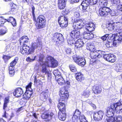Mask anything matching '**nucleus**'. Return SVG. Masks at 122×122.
<instances>
[{"instance_id": "nucleus-40", "label": "nucleus", "mask_w": 122, "mask_h": 122, "mask_svg": "<svg viewBox=\"0 0 122 122\" xmlns=\"http://www.w3.org/2000/svg\"><path fill=\"white\" fill-rule=\"evenodd\" d=\"M64 80L62 77L58 78L57 80V81L59 85H63L64 83Z\"/></svg>"}, {"instance_id": "nucleus-27", "label": "nucleus", "mask_w": 122, "mask_h": 122, "mask_svg": "<svg viewBox=\"0 0 122 122\" xmlns=\"http://www.w3.org/2000/svg\"><path fill=\"white\" fill-rule=\"evenodd\" d=\"M75 76L76 78L78 81L81 82L84 79L83 74L81 72H77Z\"/></svg>"}, {"instance_id": "nucleus-50", "label": "nucleus", "mask_w": 122, "mask_h": 122, "mask_svg": "<svg viewBox=\"0 0 122 122\" xmlns=\"http://www.w3.org/2000/svg\"><path fill=\"white\" fill-rule=\"evenodd\" d=\"M17 62L15 59L13 61H12L10 63V65L9 67L14 68V66L16 65Z\"/></svg>"}, {"instance_id": "nucleus-41", "label": "nucleus", "mask_w": 122, "mask_h": 122, "mask_svg": "<svg viewBox=\"0 0 122 122\" xmlns=\"http://www.w3.org/2000/svg\"><path fill=\"white\" fill-rule=\"evenodd\" d=\"M43 63L42 64V69L41 70V72L42 73H45V74L46 73H49V72L47 71V69L46 67L47 66H46L45 65H43Z\"/></svg>"}, {"instance_id": "nucleus-38", "label": "nucleus", "mask_w": 122, "mask_h": 122, "mask_svg": "<svg viewBox=\"0 0 122 122\" xmlns=\"http://www.w3.org/2000/svg\"><path fill=\"white\" fill-rule=\"evenodd\" d=\"M113 118L116 122H120L122 121V117L121 115L115 116Z\"/></svg>"}, {"instance_id": "nucleus-8", "label": "nucleus", "mask_w": 122, "mask_h": 122, "mask_svg": "<svg viewBox=\"0 0 122 122\" xmlns=\"http://www.w3.org/2000/svg\"><path fill=\"white\" fill-rule=\"evenodd\" d=\"M111 10L109 8L107 7H102L99 10V14L100 16L106 17L110 14Z\"/></svg>"}, {"instance_id": "nucleus-55", "label": "nucleus", "mask_w": 122, "mask_h": 122, "mask_svg": "<svg viewBox=\"0 0 122 122\" xmlns=\"http://www.w3.org/2000/svg\"><path fill=\"white\" fill-rule=\"evenodd\" d=\"M43 59L44 57L43 55H42V54H41L39 55V56L38 61L40 62H42L43 61Z\"/></svg>"}, {"instance_id": "nucleus-19", "label": "nucleus", "mask_w": 122, "mask_h": 122, "mask_svg": "<svg viewBox=\"0 0 122 122\" xmlns=\"http://www.w3.org/2000/svg\"><path fill=\"white\" fill-rule=\"evenodd\" d=\"M10 6L11 7V9L7 13L8 15H13L17 12L16 5L13 3L10 2L9 4Z\"/></svg>"}, {"instance_id": "nucleus-52", "label": "nucleus", "mask_w": 122, "mask_h": 122, "mask_svg": "<svg viewBox=\"0 0 122 122\" xmlns=\"http://www.w3.org/2000/svg\"><path fill=\"white\" fill-rule=\"evenodd\" d=\"M74 39L68 40L67 41L68 43L70 45H72L74 44H75L76 41Z\"/></svg>"}, {"instance_id": "nucleus-48", "label": "nucleus", "mask_w": 122, "mask_h": 122, "mask_svg": "<svg viewBox=\"0 0 122 122\" xmlns=\"http://www.w3.org/2000/svg\"><path fill=\"white\" fill-rule=\"evenodd\" d=\"M81 5L82 6V11L83 13H86V12H88V7L83 5Z\"/></svg>"}, {"instance_id": "nucleus-56", "label": "nucleus", "mask_w": 122, "mask_h": 122, "mask_svg": "<svg viewBox=\"0 0 122 122\" xmlns=\"http://www.w3.org/2000/svg\"><path fill=\"white\" fill-rule=\"evenodd\" d=\"M86 119V117L83 115H81V114L80 115L79 117V118H78V120L79 119L80 120V122L83 120H85Z\"/></svg>"}, {"instance_id": "nucleus-42", "label": "nucleus", "mask_w": 122, "mask_h": 122, "mask_svg": "<svg viewBox=\"0 0 122 122\" xmlns=\"http://www.w3.org/2000/svg\"><path fill=\"white\" fill-rule=\"evenodd\" d=\"M90 4V3L88 0H84L81 4V5H83L87 7H88Z\"/></svg>"}, {"instance_id": "nucleus-10", "label": "nucleus", "mask_w": 122, "mask_h": 122, "mask_svg": "<svg viewBox=\"0 0 122 122\" xmlns=\"http://www.w3.org/2000/svg\"><path fill=\"white\" fill-rule=\"evenodd\" d=\"M73 58L74 61L81 66H83L86 64V62L85 59L82 57H76Z\"/></svg>"}, {"instance_id": "nucleus-21", "label": "nucleus", "mask_w": 122, "mask_h": 122, "mask_svg": "<svg viewBox=\"0 0 122 122\" xmlns=\"http://www.w3.org/2000/svg\"><path fill=\"white\" fill-rule=\"evenodd\" d=\"M66 1L67 0H59L58 6L60 10H63L65 8Z\"/></svg>"}, {"instance_id": "nucleus-49", "label": "nucleus", "mask_w": 122, "mask_h": 122, "mask_svg": "<svg viewBox=\"0 0 122 122\" xmlns=\"http://www.w3.org/2000/svg\"><path fill=\"white\" fill-rule=\"evenodd\" d=\"M100 2L103 6V7H106L108 3L107 0H100Z\"/></svg>"}, {"instance_id": "nucleus-35", "label": "nucleus", "mask_w": 122, "mask_h": 122, "mask_svg": "<svg viewBox=\"0 0 122 122\" xmlns=\"http://www.w3.org/2000/svg\"><path fill=\"white\" fill-rule=\"evenodd\" d=\"M7 32V29L6 27L4 26L0 29V36L4 35Z\"/></svg>"}, {"instance_id": "nucleus-24", "label": "nucleus", "mask_w": 122, "mask_h": 122, "mask_svg": "<svg viewBox=\"0 0 122 122\" xmlns=\"http://www.w3.org/2000/svg\"><path fill=\"white\" fill-rule=\"evenodd\" d=\"M49 91L48 89L42 91L40 94L41 98L43 99L46 100L48 98Z\"/></svg>"}, {"instance_id": "nucleus-44", "label": "nucleus", "mask_w": 122, "mask_h": 122, "mask_svg": "<svg viewBox=\"0 0 122 122\" xmlns=\"http://www.w3.org/2000/svg\"><path fill=\"white\" fill-rule=\"evenodd\" d=\"M90 91L89 90H86L83 92L82 95L86 97H88L90 93Z\"/></svg>"}, {"instance_id": "nucleus-45", "label": "nucleus", "mask_w": 122, "mask_h": 122, "mask_svg": "<svg viewBox=\"0 0 122 122\" xmlns=\"http://www.w3.org/2000/svg\"><path fill=\"white\" fill-rule=\"evenodd\" d=\"M11 57L12 56H10L3 55L2 57V58L4 60L5 62L10 59Z\"/></svg>"}, {"instance_id": "nucleus-46", "label": "nucleus", "mask_w": 122, "mask_h": 122, "mask_svg": "<svg viewBox=\"0 0 122 122\" xmlns=\"http://www.w3.org/2000/svg\"><path fill=\"white\" fill-rule=\"evenodd\" d=\"M105 122H115L113 117H108L106 119Z\"/></svg>"}, {"instance_id": "nucleus-12", "label": "nucleus", "mask_w": 122, "mask_h": 122, "mask_svg": "<svg viewBox=\"0 0 122 122\" xmlns=\"http://www.w3.org/2000/svg\"><path fill=\"white\" fill-rule=\"evenodd\" d=\"M103 115V112L101 111H99L95 112H94L93 113V119L96 121L101 120L102 118Z\"/></svg>"}, {"instance_id": "nucleus-43", "label": "nucleus", "mask_w": 122, "mask_h": 122, "mask_svg": "<svg viewBox=\"0 0 122 122\" xmlns=\"http://www.w3.org/2000/svg\"><path fill=\"white\" fill-rule=\"evenodd\" d=\"M14 68L9 67V72L10 75L11 76H13L15 74V71Z\"/></svg>"}, {"instance_id": "nucleus-7", "label": "nucleus", "mask_w": 122, "mask_h": 122, "mask_svg": "<svg viewBox=\"0 0 122 122\" xmlns=\"http://www.w3.org/2000/svg\"><path fill=\"white\" fill-rule=\"evenodd\" d=\"M69 92L68 91L65 89H61L60 91V98L59 101L63 102L67 101L69 96Z\"/></svg>"}, {"instance_id": "nucleus-31", "label": "nucleus", "mask_w": 122, "mask_h": 122, "mask_svg": "<svg viewBox=\"0 0 122 122\" xmlns=\"http://www.w3.org/2000/svg\"><path fill=\"white\" fill-rule=\"evenodd\" d=\"M115 30H122V22H118L115 24Z\"/></svg>"}, {"instance_id": "nucleus-32", "label": "nucleus", "mask_w": 122, "mask_h": 122, "mask_svg": "<svg viewBox=\"0 0 122 122\" xmlns=\"http://www.w3.org/2000/svg\"><path fill=\"white\" fill-rule=\"evenodd\" d=\"M112 39L114 41H121L122 40V37L119 36L117 35H113Z\"/></svg>"}, {"instance_id": "nucleus-5", "label": "nucleus", "mask_w": 122, "mask_h": 122, "mask_svg": "<svg viewBox=\"0 0 122 122\" xmlns=\"http://www.w3.org/2000/svg\"><path fill=\"white\" fill-rule=\"evenodd\" d=\"M43 65L48 67L51 66L52 67L55 68L58 66V63L57 61L53 57L49 56L46 57V60Z\"/></svg>"}, {"instance_id": "nucleus-62", "label": "nucleus", "mask_w": 122, "mask_h": 122, "mask_svg": "<svg viewBox=\"0 0 122 122\" xmlns=\"http://www.w3.org/2000/svg\"><path fill=\"white\" fill-rule=\"evenodd\" d=\"M62 12L63 14H64V15H67L68 13V11L65 9L63 10Z\"/></svg>"}, {"instance_id": "nucleus-15", "label": "nucleus", "mask_w": 122, "mask_h": 122, "mask_svg": "<svg viewBox=\"0 0 122 122\" xmlns=\"http://www.w3.org/2000/svg\"><path fill=\"white\" fill-rule=\"evenodd\" d=\"M80 38H72V39L77 40L76 41L75 44V48L76 49H78L81 47H82L83 46L84 43L82 40L81 39V35H80Z\"/></svg>"}, {"instance_id": "nucleus-59", "label": "nucleus", "mask_w": 122, "mask_h": 122, "mask_svg": "<svg viewBox=\"0 0 122 122\" xmlns=\"http://www.w3.org/2000/svg\"><path fill=\"white\" fill-rule=\"evenodd\" d=\"M32 85V83L30 82L26 86V90H29V88H31Z\"/></svg>"}, {"instance_id": "nucleus-37", "label": "nucleus", "mask_w": 122, "mask_h": 122, "mask_svg": "<svg viewBox=\"0 0 122 122\" xmlns=\"http://www.w3.org/2000/svg\"><path fill=\"white\" fill-rule=\"evenodd\" d=\"M69 68L71 71L73 72H76L77 71L75 66L73 64H70L69 66Z\"/></svg>"}, {"instance_id": "nucleus-20", "label": "nucleus", "mask_w": 122, "mask_h": 122, "mask_svg": "<svg viewBox=\"0 0 122 122\" xmlns=\"http://www.w3.org/2000/svg\"><path fill=\"white\" fill-rule=\"evenodd\" d=\"M19 40L21 45L27 46L26 44L28 42L29 39L27 36H23Z\"/></svg>"}, {"instance_id": "nucleus-17", "label": "nucleus", "mask_w": 122, "mask_h": 122, "mask_svg": "<svg viewBox=\"0 0 122 122\" xmlns=\"http://www.w3.org/2000/svg\"><path fill=\"white\" fill-rule=\"evenodd\" d=\"M103 57L105 60L109 62H114L116 61L115 56L112 54H105L104 56Z\"/></svg>"}, {"instance_id": "nucleus-11", "label": "nucleus", "mask_w": 122, "mask_h": 122, "mask_svg": "<svg viewBox=\"0 0 122 122\" xmlns=\"http://www.w3.org/2000/svg\"><path fill=\"white\" fill-rule=\"evenodd\" d=\"M102 55V52L100 51H97L95 50L94 51L91 52L90 54V56L92 59L96 60L100 58Z\"/></svg>"}, {"instance_id": "nucleus-22", "label": "nucleus", "mask_w": 122, "mask_h": 122, "mask_svg": "<svg viewBox=\"0 0 122 122\" xmlns=\"http://www.w3.org/2000/svg\"><path fill=\"white\" fill-rule=\"evenodd\" d=\"M83 38L87 40L91 39L94 37V35L92 33H87L86 31H84L82 34Z\"/></svg>"}, {"instance_id": "nucleus-3", "label": "nucleus", "mask_w": 122, "mask_h": 122, "mask_svg": "<svg viewBox=\"0 0 122 122\" xmlns=\"http://www.w3.org/2000/svg\"><path fill=\"white\" fill-rule=\"evenodd\" d=\"M115 111L117 114L122 113V104L120 102L111 103L110 106L107 108L106 112V116L107 117H113Z\"/></svg>"}, {"instance_id": "nucleus-6", "label": "nucleus", "mask_w": 122, "mask_h": 122, "mask_svg": "<svg viewBox=\"0 0 122 122\" xmlns=\"http://www.w3.org/2000/svg\"><path fill=\"white\" fill-rule=\"evenodd\" d=\"M64 39L63 35L59 33H56L53 35L52 38V41L56 43L57 45L62 44L64 41Z\"/></svg>"}, {"instance_id": "nucleus-4", "label": "nucleus", "mask_w": 122, "mask_h": 122, "mask_svg": "<svg viewBox=\"0 0 122 122\" xmlns=\"http://www.w3.org/2000/svg\"><path fill=\"white\" fill-rule=\"evenodd\" d=\"M31 7L32 13L33 20L35 22V25L37 29H39L44 28L46 26V20L44 16L39 15L36 19L35 14V8L33 5Z\"/></svg>"}, {"instance_id": "nucleus-29", "label": "nucleus", "mask_w": 122, "mask_h": 122, "mask_svg": "<svg viewBox=\"0 0 122 122\" xmlns=\"http://www.w3.org/2000/svg\"><path fill=\"white\" fill-rule=\"evenodd\" d=\"M33 93L32 90H26L24 95V98L26 99L29 100Z\"/></svg>"}, {"instance_id": "nucleus-54", "label": "nucleus", "mask_w": 122, "mask_h": 122, "mask_svg": "<svg viewBox=\"0 0 122 122\" xmlns=\"http://www.w3.org/2000/svg\"><path fill=\"white\" fill-rule=\"evenodd\" d=\"M112 4H117L120 2V0H110Z\"/></svg>"}, {"instance_id": "nucleus-2", "label": "nucleus", "mask_w": 122, "mask_h": 122, "mask_svg": "<svg viewBox=\"0 0 122 122\" xmlns=\"http://www.w3.org/2000/svg\"><path fill=\"white\" fill-rule=\"evenodd\" d=\"M42 45L41 40L38 38L36 43H32L30 47L27 46L22 45L21 47L20 52L23 55H29L34 53L35 50L38 47H41Z\"/></svg>"}, {"instance_id": "nucleus-18", "label": "nucleus", "mask_w": 122, "mask_h": 122, "mask_svg": "<svg viewBox=\"0 0 122 122\" xmlns=\"http://www.w3.org/2000/svg\"><path fill=\"white\" fill-rule=\"evenodd\" d=\"M23 89L20 87L16 88L13 92V94L14 96L16 97H21L23 94Z\"/></svg>"}, {"instance_id": "nucleus-1", "label": "nucleus", "mask_w": 122, "mask_h": 122, "mask_svg": "<svg viewBox=\"0 0 122 122\" xmlns=\"http://www.w3.org/2000/svg\"><path fill=\"white\" fill-rule=\"evenodd\" d=\"M84 21V19H74L72 25L74 30L71 31L70 34L71 38H80V35L81 34L78 30L84 27L85 25Z\"/></svg>"}, {"instance_id": "nucleus-47", "label": "nucleus", "mask_w": 122, "mask_h": 122, "mask_svg": "<svg viewBox=\"0 0 122 122\" xmlns=\"http://www.w3.org/2000/svg\"><path fill=\"white\" fill-rule=\"evenodd\" d=\"M36 57V56H35L33 58L31 59L30 57L28 56L27 57L26 59V61L28 62H31L34 61Z\"/></svg>"}, {"instance_id": "nucleus-36", "label": "nucleus", "mask_w": 122, "mask_h": 122, "mask_svg": "<svg viewBox=\"0 0 122 122\" xmlns=\"http://www.w3.org/2000/svg\"><path fill=\"white\" fill-rule=\"evenodd\" d=\"M6 22V19L3 16L0 17V27H3L4 24Z\"/></svg>"}, {"instance_id": "nucleus-13", "label": "nucleus", "mask_w": 122, "mask_h": 122, "mask_svg": "<svg viewBox=\"0 0 122 122\" xmlns=\"http://www.w3.org/2000/svg\"><path fill=\"white\" fill-rule=\"evenodd\" d=\"M81 112L78 109H76L73 112L72 120L73 122H77L79 117L81 114Z\"/></svg>"}, {"instance_id": "nucleus-23", "label": "nucleus", "mask_w": 122, "mask_h": 122, "mask_svg": "<svg viewBox=\"0 0 122 122\" xmlns=\"http://www.w3.org/2000/svg\"><path fill=\"white\" fill-rule=\"evenodd\" d=\"M57 107L60 112H66V106L65 103L61 102H59Z\"/></svg>"}, {"instance_id": "nucleus-33", "label": "nucleus", "mask_w": 122, "mask_h": 122, "mask_svg": "<svg viewBox=\"0 0 122 122\" xmlns=\"http://www.w3.org/2000/svg\"><path fill=\"white\" fill-rule=\"evenodd\" d=\"M9 102V98L8 97H6L5 98L4 101V103L3 107L4 110H5L7 107V104Z\"/></svg>"}, {"instance_id": "nucleus-58", "label": "nucleus", "mask_w": 122, "mask_h": 122, "mask_svg": "<svg viewBox=\"0 0 122 122\" xmlns=\"http://www.w3.org/2000/svg\"><path fill=\"white\" fill-rule=\"evenodd\" d=\"M70 82L69 80H67L65 81H64V85L65 86H68L70 85Z\"/></svg>"}, {"instance_id": "nucleus-14", "label": "nucleus", "mask_w": 122, "mask_h": 122, "mask_svg": "<svg viewBox=\"0 0 122 122\" xmlns=\"http://www.w3.org/2000/svg\"><path fill=\"white\" fill-rule=\"evenodd\" d=\"M54 114L52 112L45 113V112L42 113L41 115V118L45 120L46 122H49L52 119Z\"/></svg>"}, {"instance_id": "nucleus-57", "label": "nucleus", "mask_w": 122, "mask_h": 122, "mask_svg": "<svg viewBox=\"0 0 122 122\" xmlns=\"http://www.w3.org/2000/svg\"><path fill=\"white\" fill-rule=\"evenodd\" d=\"M65 51L67 54H69L71 52V49L70 48H66L65 50Z\"/></svg>"}, {"instance_id": "nucleus-63", "label": "nucleus", "mask_w": 122, "mask_h": 122, "mask_svg": "<svg viewBox=\"0 0 122 122\" xmlns=\"http://www.w3.org/2000/svg\"><path fill=\"white\" fill-rule=\"evenodd\" d=\"M23 106H22L21 107H20L19 108H18V109L17 110V111L18 112H20L21 110L23 109H24L23 108Z\"/></svg>"}, {"instance_id": "nucleus-60", "label": "nucleus", "mask_w": 122, "mask_h": 122, "mask_svg": "<svg viewBox=\"0 0 122 122\" xmlns=\"http://www.w3.org/2000/svg\"><path fill=\"white\" fill-rule=\"evenodd\" d=\"M111 43L108 42L106 44V45L107 48H109L111 47V45H110Z\"/></svg>"}, {"instance_id": "nucleus-39", "label": "nucleus", "mask_w": 122, "mask_h": 122, "mask_svg": "<svg viewBox=\"0 0 122 122\" xmlns=\"http://www.w3.org/2000/svg\"><path fill=\"white\" fill-rule=\"evenodd\" d=\"M115 23H109L108 24L107 28L109 30H112L114 29L115 30Z\"/></svg>"}, {"instance_id": "nucleus-26", "label": "nucleus", "mask_w": 122, "mask_h": 122, "mask_svg": "<svg viewBox=\"0 0 122 122\" xmlns=\"http://www.w3.org/2000/svg\"><path fill=\"white\" fill-rule=\"evenodd\" d=\"M6 22H8L10 23L14 27H15L16 26V23L15 19L13 17L10 16L7 19H6Z\"/></svg>"}, {"instance_id": "nucleus-16", "label": "nucleus", "mask_w": 122, "mask_h": 122, "mask_svg": "<svg viewBox=\"0 0 122 122\" xmlns=\"http://www.w3.org/2000/svg\"><path fill=\"white\" fill-rule=\"evenodd\" d=\"M92 90L94 94H98L102 92V87L100 85H95L92 87Z\"/></svg>"}, {"instance_id": "nucleus-64", "label": "nucleus", "mask_w": 122, "mask_h": 122, "mask_svg": "<svg viewBox=\"0 0 122 122\" xmlns=\"http://www.w3.org/2000/svg\"><path fill=\"white\" fill-rule=\"evenodd\" d=\"M90 105L92 107L93 109H95L96 108V106L94 104L91 103L90 104Z\"/></svg>"}, {"instance_id": "nucleus-30", "label": "nucleus", "mask_w": 122, "mask_h": 122, "mask_svg": "<svg viewBox=\"0 0 122 122\" xmlns=\"http://www.w3.org/2000/svg\"><path fill=\"white\" fill-rule=\"evenodd\" d=\"M66 112H59L58 114V117L59 119L61 121H64L66 118Z\"/></svg>"}, {"instance_id": "nucleus-61", "label": "nucleus", "mask_w": 122, "mask_h": 122, "mask_svg": "<svg viewBox=\"0 0 122 122\" xmlns=\"http://www.w3.org/2000/svg\"><path fill=\"white\" fill-rule=\"evenodd\" d=\"M117 8L118 10L122 11V5H120L117 6Z\"/></svg>"}, {"instance_id": "nucleus-34", "label": "nucleus", "mask_w": 122, "mask_h": 122, "mask_svg": "<svg viewBox=\"0 0 122 122\" xmlns=\"http://www.w3.org/2000/svg\"><path fill=\"white\" fill-rule=\"evenodd\" d=\"M109 34H106L102 37V39L103 41H105L107 38V39H112L113 34H112V36H110Z\"/></svg>"}, {"instance_id": "nucleus-9", "label": "nucleus", "mask_w": 122, "mask_h": 122, "mask_svg": "<svg viewBox=\"0 0 122 122\" xmlns=\"http://www.w3.org/2000/svg\"><path fill=\"white\" fill-rule=\"evenodd\" d=\"M58 21L60 26L62 28L66 27L68 24L67 18L64 16H60L58 18Z\"/></svg>"}, {"instance_id": "nucleus-51", "label": "nucleus", "mask_w": 122, "mask_h": 122, "mask_svg": "<svg viewBox=\"0 0 122 122\" xmlns=\"http://www.w3.org/2000/svg\"><path fill=\"white\" fill-rule=\"evenodd\" d=\"M74 15L75 18L74 19H79V18L80 17L79 13L77 11H76L74 12Z\"/></svg>"}, {"instance_id": "nucleus-25", "label": "nucleus", "mask_w": 122, "mask_h": 122, "mask_svg": "<svg viewBox=\"0 0 122 122\" xmlns=\"http://www.w3.org/2000/svg\"><path fill=\"white\" fill-rule=\"evenodd\" d=\"M86 49L91 52L94 51L96 50V48L94 44L92 43H89L86 44Z\"/></svg>"}, {"instance_id": "nucleus-53", "label": "nucleus", "mask_w": 122, "mask_h": 122, "mask_svg": "<svg viewBox=\"0 0 122 122\" xmlns=\"http://www.w3.org/2000/svg\"><path fill=\"white\" fill-rule=\"evenodd\" d=\"M88 0L90 3V5H91L96 4L97 2V0Z\"/></svg>"}, {"instance_id": "nucleus-28", "label": "nucleus", "mask_w": 122, "mask_h": 122, "mask_svg": "<svg viewBox=\"0 0 122 122\" xmlns=\"http://www.w3.org/2000/svg\"><path fill=\"white\" fill-rule=\"evenodd\" d=\"M95 28V25L93 23H90L86 26V29L88 31L92 32L94 30Z\"/></svg>"}]
</instances>
